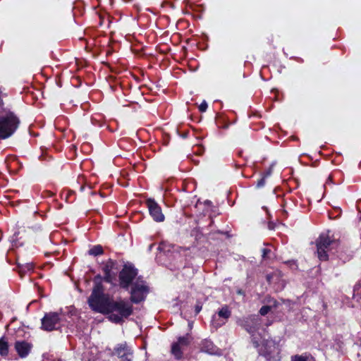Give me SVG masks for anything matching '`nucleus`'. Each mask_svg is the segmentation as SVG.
<instances>
[{
    "label": "nucleus",
    "mask_w": 361,
    "mask_h": 361,
    "mask_svg": "<svg viewBox=\"0 0 361 361\" xmlns=\"http://www.w3.org/2000/svg\"><path fill=\"white\" fill-rule=\"evenodd\" d=\"M133 305L130 302L121 298L116 300L113 298L106 314L109 315L108 319L112 323L122 324L125 319L133 314Z\"/></svg>",
    "instance_id": "obj_1"
},
{
    "label": "nucleus",
    "mask_w": 361,
    "mask_h": 361,
    "mask_svg": "<svg viewBox=\"0 0 361 361\" xmlns=\"http://www.w3.org/2000/svg\"><path fill=\"white\" fill-rule=\"evenodd\" d=\"M113 297L104 293L102 283H98L93 286L92 293L87 298L90 308L94 312L106 314Z\"/></svg>",
    "instance_id": "obj_2"
},
{
    "label": "nucleus",
    "mask_w": 361,
    "mask_h": 361,
    "mask_svg": "<svg viewBox=\"0 0 361 361\" xmlns=\"http://www.w3.org/2000/svg\"><path fill=\"white\" fill-rule=\"evenodd\" d=\"M18 116L10 109L0 112V140H4L12 137L20 126Z\"/></svg>",
    "instance_id": "obj_3"
},
{
    "label": "nucleus",
    "mask_w": 361,
    "mask_h": 361,
    "mask_svg": "<svg viewBox=\"0 0 361 361\" xmlns=\"http://www.w3.org/2000/svg\"><path fill=\"white\" fill-rule=\"evenodd\" d=\"M317 247V253L318 258L321 261H328V252L332 249L338 247L340 241L336 239L331 231L327 230L326 232L320 233L315 241Z\"/></svg>",
    "instance_id": "obj_4"
},
{
    "label": "nucleus",
    "mask_w": 361,
    "mask_h": 361,
    "mask_svg": "<svg viewBox=\"0 0 361 361\" xmlns=\"http://www.w3.org/2000/svg\"><path fill=\"white\" fill-rule=\"evenodd\" d=\"M138 274V269L132 263L127 262L123 264V268L118 274L119 286L128 290L134 283V280Z\"/></svg>",
    "instance_id": "obj_5"
},
{
    "label": "nucleus",
    "mask_w": 361,
    "mask_h": 361,
    "mask_svg": "<svg viewBox=\"0 0 361 361\" xmlns=\"http://www.w3.org/2000/svg\"><path fill=\"white\" fill-rule=\"evenodd\" d=\"M236 324L251 335L255 334L262 326V318L258 314H250L238 318Z\"/></svg>",
    "instance_id": "obj_6"
},
{
    "label": "nucleus",
    "mask_w": 361,
    "mask_h": 361,
    "mask_svg": "<svg viewBox=\"0 0 361 361\" xmlns=\"http://www.w3.org/2000/svg\"><path fill=\"white\" fill-rule=\"evenodd\" d=\"M260 355L265 357L267 361H280V349L273 341H266L262 343L259 350Z\"/></svg>",
    "instance_id": "obj_7"
},
{
    "label": "nucleus",
    "mask_w": 361,
    "mask_h": 361,
    "mask_svg": "<svg viewBox=\"0 0 361 361\" xmlns=\"http://www.w3.org/2000/svg\"><path fill=\"white\" fill-rule=\"evenodd\" d=\"M130 291V302L132 304H139L145 300L149 293V287L147 284L134 283Z\"/></svg>",
    "instance_id": "obj_8"
},
{
    "label": "nucleus",
    "mask_w": 361,
    "mask_h": 361,
    "mask_svg": "<svg viewBox=\"0 0 361 361\" xmlns=\"http://www.w3.org/2000/svg\"><path fill=\"white\" fill-rule=\"evenodd\" d=\"M41 329L46 331H52L60 328L61 317L56 312H46L41 319Z\"/></svg>",
    "instance_id": "obj_9"
},
{
    "label": "nucleus",
    "mask_w": 361,
    "mask_h": 361,
    "mask_svg": "<svg viewBox=\"0 0 361 361\" xmlns=\"http://www.w3.org/2000/svg\"><path fill=\"white\" fill-rule=\"evenodd\" d=\"M192 338L190 334H186L185 336H179L178 338L177 342H175L171 345V354L174 356V357L179 360H181L183 357V348L185 347H188L191 341Z\"/></svg>",
    "instance_id": "obj_10"
},
{
    "label": "nucleus",
    "mask_w": 361,
    "mask_h": 361,
    "mask_svg": "<svg viewBox=\"0 0 361 361\" xmlns=\"http://www.w3.org/2000/svg\"><path fill=\"white\" fill-rule=\"evenodd\" d=\"M145 204L152 219L156 222H163L165 219L161 207L153 198H147Z\"/></svg>",
    "instance_id": "obj_11"
},
{
    "label": "nucleus",
    "mask_w": 361,
    "mask_h": 361,
    "mask_svg": "<svg viewBox=\"0 0 361 361\" xmlns=\"http://www.w3.org/2000/svg\"><path fill=\"white\" fill-rule=\"evenodd\" d=\"M102 269L104 272L103 281L111 283L115 276L114 271L118 270V262L109 258L102 263Z\"/></svg>",
    "instance_id": "obj_12"
},
{
    "label": "nucleus",
    "mask_w": 361,
    "mask_h": 361,
    "mask_svg": "<svg viewBox=\"0 0 361 361\" xmlns=\"http://www.w3.org/2000/svg\"><path fill=\"white\" fill-rule=\"evenodd\" d=\"M114 355H117L122 361H132L133 351L124 342L118 344L114 350Z\"/></svg>",
    "instance_id": "obj_13"
},
{
    "label": "nucleus",
    "mask_w": 361,
    "mask_h": 361,
    "mask_svg": "<svg viewBox=\"0 0 361 361\" xmlns=\"http://www.w3.org/2000/svg\"><path fill=\"white\" fill-rule=\"evenodd\" d=\"M32 344L26 341H16L14 343V348L20 358H25L28 356L32 348Z\"/></svg>",
    "instance_id": "obj_14"
},
{
    "label": "nucleus",
    "mask_w": 361,
    "mask_h": 361,
    "mask_svg": "<svg viewBox=\"0 0 361 361\" xmlns=\"http://www.w3.org/2000/svg\"><path fill=\"white\" fill-rule=\"evenodd\" d=\"M217 348L214 343L208 340H204L201 343V350L209 354L216 353Z\"/></svg>",
    "instance_id": "obj_15"
},
{
    "label": "nucleus",
    "mask_w": 361,
    "mask_h": 361,
    "mask_svg": "<svg viewBox=\"0 0 361 361\" xmlns=\"http://www.w3.org/2000/svg\"><path fill=\"white\" fill-rule=\"evenodd\" d=\"M268 302H270L271 304L269 305H263L259 311V314L262 316H265L266 314H267L271 310L272 308L277 307L279 304V302L275 299L269 300Z\"/></svg>",
    "instance_id": "obj_16"
},
{
    "label": "nucleus",
    "mask_w": 361,
    "mask_h": 361,
    "mask_svg": "<svg viewBox=\"0 0 361 361\" xmlns=\"http://www.w3.org/2000/svg\"><path fill=\"white\" fill-rule=\"evenodd\" d=\"M9 353V345L7 339L3 336L0 338V355L6 357Z\"/></svg>",
    "instance_id": "obj_17"
},
{
    "label": "nucleus",
    "mask_w": 361,
    "mask_h": 361,
    "mask_svg": "<svg viewBox=\"0 0 361 361\" xmlns=\"http://www.w3.org/2000/svg\"><path fill=\"white\" fill-rule=\"evenodd\" d=\"M271 174V169L269 168L267 171L264 172L262 175V177L259 178L256 183V188H260L264 186L266 178Z\"/></svg>",
    "instance_id": "obj_18"
},
{
    "label": "nucleus",
    "mask_w": 361,
    "mask_h": 361,
    "mask_svg": "<svg viewBox=\"0 0 361 361\" xmlns=\"http://www.w3.org/2000/svg\"><path fill=\"white\" fill-rule=\"evenodd\" d=\"M218 315L219 317L228 319L231 316V311L227 305H224L218 311Z\"/></svg>",
    "instance_id": "obj_19"
},
{
    "label": "nucleus",
    "mask_w": 361,
    "mask_h": 361,
    "mask_svg": "<svg viewBox=\"0 0 361 361\" xmlns=\"http://www.w3.org/2000/svg\"><path fill=\"white\" fill-rule=\"evenodd\" d=\"M104 253L103 247L101 245H94L88 250V254L92 256L101 255Z\"/></svg>",
    "instance_id": "obj_20"
},
{
    "label": "nucleus",
    "mask_w": 361,
    "mask_h": 361,
    "mask_svg": "<svg viewBox=\"0 0 361 361\" xmlns=\"http://www.w3.org/2000/svg\"><path fill=\"white\" fill-rule=\"evenodd\" d=\"M34 269V265L32 264H27L24 267L20 268V274L22 275L23 272L25 271H32Z\"/></svg>",
    "instance_id": "obj_21"
},
{
    "label": "nucleus",
    "mask_w": 361,
    "mask_h": 361,
    "mask_svg": "<svg viewBox=\"0 0 361 361\" xmlns=\"http://www.w3.org/2000/svg\"><path fill=\"white\" fill-rule=\"evenodd\" d=\"M202 309V304L201 302L197 301L195 305V315L198 314Z\"/></svg>",
    "instance_id": "obj_22"
},
{
    "label": "nucleus",
    "mask_w": 361,
    "mask_h": 361,
    "mask_svg": "<svg viewBox=\"0 0 361 361\" xmlns=\"http://www.w3.org/2000/svg\"><path fill=\"white\" fill-rule=\"evenodd\" d=\"M208 108V104L206 101H203L199 106V111L200 112H205Z\"/></svg>",
    "instance_id": "obj_23"
},
{
    "label": "nucleus",
    "mask_w": 361,
    "mask_h": 361,
    "mask_svg": "<svg viewBox=\"0 0 361 361\" xmlns=\"http://www.w3.org/2000/svg\"><path fill=\"white\" fill-rule=\"evenodd\" d=\"M292 361H307V358L302 355H294L291 358Z\"/></svg>",
    "instance_id": "obj_24"
},
{
    "label": "nucleus",
    "mask_w": 361,
    "mask_h": 361,
    "mask_svg": "<svg viewBox=\"0 0 361 361\" xmlns=\"http://www.w3.org/2000/svg\"><path fill=\"white\" fill-rule=\"evenodd\" d=\"M262 252V258L264 259L268 257V255L269 253H271V250H269L268 248H263Z\"/></svg>",
    "instance_id": "obj_25"
},
{
    "label": "nucleus",
    "mask_w": 361,
    "mask_h": 361,
    "mask_svg": "<svg viewBox=\"0 0 361 361\" xmlns=\"http://www.w3.org/2000/svg\"><path fill=\"white\" fill-rule=\"evenodd\" d=\"M102 280H103V276H102L100 274L95 276L94 279V286L98 283H102Z\"/></svg>",
    "instance_id": "obj_26"
},
{
    "label": "nucleus",
    "mask_w": 361,
    "mask_h": 361,
    "mask_svg": "<svg viewBox=\"0 0 361 361\" xmlns=\"http://www.w3.org/2000/svg\"><path fill=\"white\" fill-rule=\"evenodd\" d=\"M135 281L134 283H140L141 284L144 283V284H147V282L143 279V277L140 276H136L135 278Z\"/></svg>",
    "instance_id": "obj_27"
},
{
    "label": "nucleus",
    "mask_w": 361,
    "mask_h": 361,
    "mask_svg": "<svg viewBox=\"0 0 361 361\" xmlns=\"http://www.w3.org/2000/svg\"><path fill=\"white\" fill-rule=\"evenodd\" d=\"M252 341L255 348H258L259 346V342L255 338H253Z\"/></svg>",
    "instance_id": "obj_28"
},
{
    "label": "nucleus",
    "mask_w": 361,
    "mask_h": 361,
    "mask_svg": "<svg viewBox=\"0 0 361 361\" xmlns=\"http://www.w3.org/2000/svg\"><path fill=\"white\" fill-rule=\"evenodd\" d=\"M237 293H238V294H240V295L243 294V291L242 290H238V292H237Z\"/></svg>",
    "instance_id": "obj_29"
},
{
    "label": "nucleus",
    "mask_w": 361,
    "mask_h": 361,
    "mask_svg": "<svg viewBox=\"0 0 361 361\" xmlns=\"http://www.w3.org/2000/svg\"><path fill=\"white\" fill-rule=\"evenodd\" d=\"M0 103H1V104H4L3 100H2L1 99V100H0Z\"/></svg>",
    "instance_id": "obj_30"
},
{
    "label": "nucleus",
    "mask_w": 361,
    "mask_h": 361,
    "mask_svg": "<svg viewBox=\"0 0 361 361\" xmlns=\"http://www.w3.org/2000/svg\"><path fill=\"white\" fill-rule=\"evenodd\" d=\"M187 134H188V133H185V134H183V137H185L187 136Z\"/></svg>",
    "instance_id": "obj_31"
},
{
    "label": "nucleus",
    "mask_w": 361,
    "mask_h": 361,
    "mask_svg": "<svg viewBox=\"0 0 361 361\" xmlns=\"http://www.w3.org/2000/svg\"><path fill=\"white\" fill-rule=\"evenodd\" d=\"M291 262H290V261H288V262H286V263H287V264H290V263H291Z\"/></svg>",
    "instance_id": "obj_32"
}]
</instances>
